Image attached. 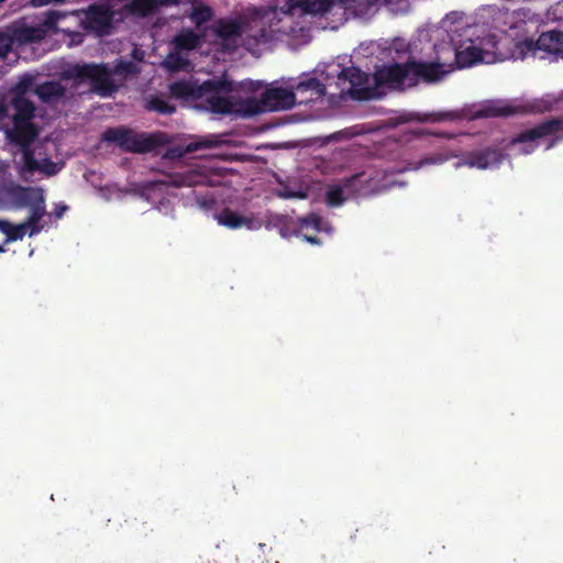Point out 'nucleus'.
<instances>
[{
  "label": "nucleus",
  "instance_id": "obj_21",
  "mask_svg": "<svg viewBox=\"0 0 563 563\" xmlns=\"http://www.w3.org/2000/svg\"><path fill=\"white\" fill-rule=\"evenodd\" d=\"M27 208L30 209L29 216L22 223L29 229V235L33 236L40 233L44 228L40 224V221L46 214L45 195Z\"/></svg>",
  "mask_w": 563,
  "mask_h": 563
},
{
  "label": "nucleus",
  "instance_id": "obj_27",
  "mask_svg": "<svg viewBox=\"0 0 563 563\" xmlns=\"http://www.w3.org/2000/svg\"><path fill=\"white\" fill-rule=\"evenodd\" d=\"M201 35L190 29L181 30L175 37L174 44L178 51H192L199 47Z\"/></svg>",
  "mask_w": 563,
  "mask_h": 563
},
{
  "label": "nucleus",
  "instance_id": "obj_2",
  "mask_svg": "<svg viewBox=\"0 0 563 563\" xmlns=\"http://www.w3.org/2000/svg\"><path fill=\"white\" fill-rule=\"evenodd\" d=\"M67 13L59 10H48L42 16L25 15L10 23V30L16 46L37 44L49 34L57 33V23Z\"/></svg>",
  "mask_w": 563,
  "mask_h": 563
},
{
  "label": "nucleus",
  "instance_id": "obj_20",
  "mask_svg": "<svg viewBox=\"0 0 563 563\" xmlns=\"http://www.w3.org/2000/svg\"><path fill=\"white\" fill-rule=\"evenodd\" d=\"M536 45L541 51L563 56V31L551 30L541 33Z\"/></svg>",
  "mask_w": 563,
  "mask_h": 563
},
{
  "label": "nucleus",
  "instance_id": "obj_29",
  "mask_svg": "<svg viewBox=\"0 0 563 563\" xmlns=\"http://www.w3.org/2000/svg\"><path fill=\"white\" fill-rule=\"evenodd\" d=\"M163 4L164 0H132L129 8L134 14L147 16L155 13Z\"/></svg>",
  "mask_w": 563,
  "mask_h": 563
},
{
  "label": "nucleus",
  "instance_id": "obj_10",
  "mask_svg": "<svg viewBox=\"0 0 563 563\" xmlns=\"http://www.w3.org/2000/svg\"><path fill=\"white\" fill-rule=\"evenodd\" d=\"M374 80L376 86L409 87L408 63H394L378 68L374 74Z\"/></svg>",
  "mask_w": 563,
  "mask_h": 563
},
{
  "label": "nucleus",
  "instance_id": "obj_11",
  "mask_svg": "<svg viewBox=\"0 0 563 563\" xmlns=\"http://www.w3.org/2000/svg\"><path fill=\"white\" fill-rule=\"evenodd\" d=\"M262 93L266 112L289 110L296 104V93L291 88L271 87Z\"/></svg>",
  "mask_w": 563,
  "mask_h": 563
},
{
  "label": "nucleus",
  "instance_id": "obj_8",
  "mask_svg": "<svg viewBox=\"0 0 563 563\" xmlns=\"http://www.w3.org/2000/svg\"><path fill=\"white\" fill-rule=\"evenodd\" d=\"M113 12L104 5L91 4L85 11V16L80 21V26L88 33L97 36L110 34L112 29Z\"/></svg>",
  "mask_w": 563,
  "mask_h": 563
},
{
  "label": "nucleus",
  "instance_id": "obj_39",
  "mask_svg": "<svg viewBox=\"0 0 563 563\" xmlns=\"http://www.w3.org/2000/svg\"><path fill=\"white\" fill-rule=\"evenodd\" d=\"M202 181V176L195 170H189L180 176L179 180H176V186H196Z\"/></svg>",
  "mask_w": 563,
  "mask_h": 563
},
{
  "label": "nucleus",
  "instance_id": "obj_33",
  "mask_svg": "<svg viewBox=\"0 0 563 563\" xmlns=\"http://www.w3.org/2000/svg\"><path fill=\"white\" fill-rule=\"evenodd\" d=\"M146 108L161 114H172L176 111V107L162 97H153L150 99Z\"/></svg>",
  "mask_w": 563,
  "mask_h": 563
},
{
  "label": "nucleus",
  "instance_id": "obj_25",
  "mask_svg": "<svg viewBox=\"0 0 563 563\" xmlns=\"http://www.w3.org/2000/svg\"><path fill=\"white\" fill-rule=\"evenodd\" d=\"M221 92L206 95L207 108L216 114H230L234 111V104L229 97L220 96Z\"/></svg>",
  "mask_w": 563,
  "mask_h": 563
},
{
  "label": "nucleus",
  "instance_id": "obj_38",
  "mask_svg": "<svg viewBox=\"0 0 563 563\" xmlns=\"http://www.w3.org/2000/svg\"><path fill=\"white\" fill-rule=\"evenodd\" d=\"M345 200L343 189L340 186H333L327 191V203L331 207H339Z\"/></svg>",
  "mask_w": 563,
  "mask_h": 563
},
{
  "label": "nucleus",
  "instance_id": "obj_48",
  "mask_svg": "<svg viewBox=\"0 0 563 563\" xmlns=\"http://www.w3.org/2000/svg\"><path fill=\"white\" fill-rule=\"evenodd\" d=\"M286 197H296L295 194H288Z\"/></svg>",
  "mask_w": 563,
  "mask_h": 563
},
{
  "label": "nucleus",
  "instance_id": "obj_4",
  "mask_svg": "<svg viewBox=\"0 0 563 563\" xmlns=\"http://www.w3.org/2000/svg\"><path fill=\"white\" fill-rule=\"evenodd\" d=\"M113 71L106 64L82 63L69 66L64 77L78 81H89L91 91L100 97H110L118 87L112 78Z\"/></svg>",
  "mask_w": 563,
  "mask_h": 563
},
{
  "label": "nucleus",
  "instance_id": "obj_45",
  "mask_svg": "<svg viewBox=\"0 0 563 563\" xmlns=\"http://www.w3.org/2000/svg\"><path fill=\"white\" fill-rule=\"evenodd\" d=\"M494 37H495V36H493V35L488 36L487 42H488V43H492Z\"/></svg>",
  "mask_w": 563,
  "mask_h": 563
},
{
  "label": "nucleus",
  "instance_id": "obj_43",
  "mask_svg": "<svg viewBox=\"0 0 563 563\" xmlns=\"http://www.w3.org/2000/svg\"><path fill=\"white\" fill-rule=\"evenodd\" d=\"M74 35H75L74 40H77V37H78V42H81V34L80 33H75Z\"/></svg>",
  "mask_w": 563,
  "mask_h": 563
},
{
  "label": "nucleus",
  "instance_id": "obj_16",
  "mask_svg": "<svg viewBox=\"0 0 563 563\" xmlns=\"http://www.w3.org/2000/svg\"><path fill=\"white\" fill-rule=\"evenodd\" d=\"M521 112L520 107H515L503 101H490L483 104L475 113V118H507Z\"/></svg>",
  "mask_w": 563,
  "mask_h": 563
},
{
  "label": "nucleus",
  "instance_id": "obj_30",
  "mask_svg": "<svg viewBox=\"0 0 563 563\" xmlns=\"http://www.w3.org/2000/svg\"><path fill=\"white\" fill-rule=\"evenodd\" d=\"M124 526L126 531L136 538H146L153 531L143 517H129L124 520Z\"/></svg>",
  "mask_w": 563,
  "mask_h": 563
},
{
  "label": "nucleus",
  "instance_id": "obj_14",
  "mask_svg": "<svg viewBox=\"0 0 563 563\" xmlns=\"http://www.w3.org/2000/svg\"><path fill=\"white\" fill-rule=\"evenodd\" d=\"M221 145L218 135L209 134L197 136L184 146H175L167 150L166 156L170 158H180L186 154H191L200 150L216 148Z\"/></svg>",
  "mask_w": 563,
  "mask_h": 563
},
{
  "label": "nucleus",
  "instance_id": "obj_36",
  "mask_svg": "<svg viewBox=\"0 0 563 563\" xmlns=\"http://www.w3.org/2000/svg\"><path fill=\"white\" fill-rule=\"evenodd\" d=\"M33 85H34V78L31 75H24L13 86V88H12L13 97H25V95L29 91H31Z\"/></svg>",
  "mask_w": 563,
  "mask_h": 563
},
{
  "label": "nucleus",
  "instance_id": "obj_26",
  "mask_svg": "<svg viewBox=\"0 0 563 563\" xmlns=\"http://www.w3.org/2000/svg\"><path fill=\"white\" fill-rule=\"evenodd\" d=\"M216 219L219 224L227 227L229 229L235 230L243 225H246L250 228V224L252 222L251 219L239 214L238 212L224 208L220 213L216 216Z\"/></svg>",
  "mask_w": 563,
  "mask_h": 563
},
{
  "label": "nucleus",
  "instance_id": "obj_3",
  "mask_svg": "<svg viewBox=\"0 0 563 563\" xmlns=\"http://www.w3.org/2000/svg\"><path fill=\"white\" fill-rule=\"evenodd\" d=\"M102 141L114 143L128 153L145 154L169 143L165 132H135L125 126L108 128L102 133Z\"/></svg>",
  "mask_w": 563,
  "mask_h": 563
},
{
  "label": "nucleus",
  "instance_id": "obj_28",
  "mask_svg": "<svg viewBox=\"0 0 563 563\" xmlns=\"http://www.w3.org/2000/svg\"><path fill=\"white\" fill-rule=\"evenodd\" d=\"M12 107L15 110L13 121H31L35 107L26 97H12Z\"/></svg>",
  "mask_w": 563,
  "mask_h": 563
},
{
  "label": "nucleus",
  "instance_id": "obj_40",
  "mask_svg": "<svg viewBox=\"0 0 563 563\" xmlns=\"http://www.w3.org/2000/svg\"><path fill=\"white\" fill-rule=\"evenodd\" d=\"M191 18L198 24L205 23L212 18V11L209 7H205V5L197 7V8H194Z\"/></svg>",
  "mask_w": 563,
  "mask_h": 563
},
{
  "label": "nucleus",
  "instance_id": "obj_49",
  "mask_svg": "<svg viewBox=\"0 0 563 563\" xmlns=\"http://www.w3.org/2000/svg\"><path fill=\"white\" fill-rule=\"evenodd\" d=\"M4 0H0V3L3 2Z\"/></svg>",
  "mask_w": 563,
  "mask_h": 563
},
{
  "label": "nucleus",
  "instance_id": "obj_6",
  "mask_svg": "<svg viewBox=\"0 0 563 563\" xmlns=\"http://www.w3.org/2000/svg\"><path fill=\"white\" fill-rule=\"evenodd\" d=\"M233 90V82L225 77L207 79L200 85L197 81L179 80L169 86L170 95L183 100L200 99L209 92L229 93Z\"/></svg>",
  "mask_w": 563,
  "mask_h": 563
},
{
  "label": "nucleus",
  "instance_id": "obj_23",
  "mask_svg": "<svg viewBox=\"0 0 563 563\" xmlns=\"http://www.w3.org/2000/svg\"><path fill=\"white\" fill-rule=\"evenodd\" d=\"M24 169L29 173L40 170L48 176L55 175L58 169L56 164L51 158H44L38 162L34 157V151H27L24 153Z\"/></svg>",
  "mask_w": 563,
  "mask_h": 563
},
{
  "label": "nucleus",
  "instance_id": "obj_31",
  "mask_svg": "<svg viewBox=\"0 0 563 563\" xmlns=\"http://www.w3.org/2000/svg\"><path fill=\"white\" fill-rule=\"evenodd\" d=\"M26 230L23 223L12 224L8 220L0 219V232L5 234V243L22 240L26 234Z\"/></svg>",
  "mask_w": 563,
  "mask_h": 563
},
{
  "label": "nucleus",
  "instance_id": "obj_24",
  "mask_svg": "<svg viewBox=\"0 0 563 563\" xmlns=\"http://www.w3.org/2000/svg\"><path fill=\"white\" fill-rule=\"evenodd\" d=\"M321 218L317 214H309L300 220V228L298 234L308 243L312 245H320L321 241L314 234H310L308 231L311 229L314 233L320 231Z\"/></svg>",
  "mask_w": 563,
  "mask_h": 563
},
{
  "label": "nucleus",
  "instance_id": "obj_44",
  "mask_svg": "<svg viewBox=\"0 0 563 563\" xmlns=\"http://www.w3.org/2000/svg\"><path fill=\"white\" fill-rule=\"evenodd\" d=\"M74 35H75L74 40H77V37H78V42H81V34L80 33H75Z\"/></svg>",
  "mask_w": 563,
  "mask_h": 563
},
{
  "label": "nucleus",
  "instance_id": "obj_42",
  "mask_svg": "<svg viewBox=\"0 0 563 563\" xmlns=\"http://www.w3.org/2000/svg\"><path fill=\"white\" fill-rule=\"evenodd\" d=\"M444 162V158H442L441 156H437V157H426L424 159H422V164H438V163H442Z\"/></svg>",
  "mask_w": 563,
  "mask_h": 563
},
{
  "label": "nucleus",
  "instance_id": "obj_13",
  "mask_svg": "<svg viewBox=\"0 0 563 563\" xmlns=\"http://www.w3.org/2000/svg\"><path fill=\"white\" fill-rule=\"evenodd\" d=\"M38 135V130L31 121H13L12 130L8 131V137L11 143L21 147L22 155L27 151H33L31 144Z\"/></svg>",
  "mask_w": 563,
  "mask_h": 563
},
{
  "label": "nucleus",
  "instance_id": "obj_15",
  "mask_svg": "<svg viewBox=\"0 0 563 563\" xmlns=\"http://www.w3.org/2000/svg\"><path fill=\"white\" fill-rule=\"evenodd\" d=\"M44 196L41 187L16 186L11 189L10 197L16 209L27 208Z\"/></svg>",
  "mask_w": 563,
  "mask_h": 563
},
{
  "label": "nucleus",
  "instance_id": "obj_46",
  "mask_svg": "<svg viewBox=\"0 0 563 563\" xmlns=\"http://www.w3.org/2000/svg\"><path fill=\"white\" fill-rule=\"evenodd\" d=\"M523 44H526L527 48L530 49L531 48V43H527L525 42Z\"/></svg>",
  "mask_w": 563,
  "mask_h": 563
},
{
  "label": "nucleus",
  "instance_id": "obj_7",
  "mask_svg": "<svg viewBox=\"0 0 563 563\" xmlns=\"http://www.w3.org/2000/svg\"><path fill=\"white\" fill-rule=\"evenodd\" d=\"M409 87L416 86L419 81L433 84L441 80L452 68H445V64L439 62H421L408 59Z\"/></svg>",
  "mask_w": 563,
  "mask_h": 563
},
{
  "label": "nucleus",
  "instance_id": "obj_9",
  "mask_svg": "<svg viewBox=\"0 0 563 563\" xmlns=\"http://www.w3.org/2000/svg\"><path fill=\"white\" fill-rule=\"evenodd\" d=\"M338 78L339 80L349 81L351 85L349 93L355 100H369L377 96L376 88L364 87L368 76L357 67L342 68Z\"/></svg>",
  "mask_w": 563,
  "mask_h": 563
},
{
  "label": "nucleus",
  "instance_id": "obj_12",
  "mask_svg": "<svg viewBox=\"0 0 563 563\" xmlns=\"http://www.w3.org/2000/svg\"><path fill=\"white\" fill-rule=\"evenodd\" d=\"M296 93V103L307 104L322 98L327 93V87L316 77H308L291 86Z\"/></svg>",
  "mask_w": 563,
  "mask_h": 563
},
{
  "label": "nucleus",
  "instance_id": "obj_18",
  "mask_svg": "<svg viewBox=\"0 0 563 563\" xmlns=\"http://www.w3.org/2000/svg\"><path fill=\"white\" fill-rule=\"evenodd\" d=\"M246 16L236 19H221L216 29L217 35L222 40H230L244 35Z\"/></svg>",
  "mask_w": 563,
  "mask_h": 563
},
{
  "label": "nucleus",
  "instance_id": "obj_19",
  "mask_svg": "<svg viewBox=\"0 0 563 563\" xmlns=\"http://www.w3.org/2000/svg\"><path fill=\"white\" fill-rule=\"evenodd\" d=\"M485 52L483 48L474 45L473 42L464 49H454V62L457 68H465L485 60Z\"/></svg>",
  "mask_w": 563,
  "mask_h": 563
},
{
  "label": "nucleus",
  "instance_id": "obj_32",
  "mask_svg": "<svg viewBox=\"0 0 563 563\" xmlns=\"http://www.w3.org/2000/svg\"><path fill=\"white\" fill-rule=\"evenodd\" d=\"M239 112H241L244 117H254L260 113L266 112V108H264L263 103V93H261L258 99L250 97L243 100L240 103Z\"/></svg>",
  "mask_w": 563,
  "mask_h": 563
},
{
  "label": "nucleus",
  "instance_id": "obj_37",
  "mask_svg": "<svg viewBox=\"0 0 563 563\" xmlns=\"http://www.w3.org/2000/svg\"><path fill=\"white\" fill-rule=\"evenodd\" d=\"M554 104H555V100L550 99L549 97H545V98L533 100L529 104V110L531 112H537V113L549 112V111L553 110Z\"/></svg>",
  "mask_w": 563,
  "mask_h": 563
},
{
  "label": "nucleus",
  "instance_id": "obj_1",
  "mask_svg": "<svg viewBox=\"0 0 563 563\" xmlns=\"http://www.w3.org/2000/svg\"><path fill=\"white\" fill-rule=\"evenodd\" d=\"M334 0H278L268 8H254L246 16L243 46L246 51L255 53L261 46L271 44L276 34H291V25H279L285 19L296 16L324 15L333 8Z\"/></svg>",
  "mask_w": 563,
  "mask_h": 563
},
{
  "label": "nucleus",
  "instance_id": "obj_17",
  "mask_svg": "<svg viewBox=\"0 0 563 563\" xmlns=\"http://www.w3.org/2000/svg\"><path fill=\"white\" fill-rule=\"evenodd\" d=\"M503 159L504 156L500 151L485 148L483 151L471 154L466 161V164L471 167L487 169L494 166H498Z\"/></svg>",
  "mask_w": 563,
  "mask_h": 563
},
{
  "label": "nucleus",
  "instance_id": "obj_47",
  "mask_svg": "<svg viewBox=\"0 0 563 563\" xmlns=\"http://www.w3.org/2000/svg\"><path fill=\"white\" fill-rule=\"evenodd\" d=\"M4 252H5L4 247L0 245V253H4Z\"/></svg>",
  "mask_w": 563,
  "mask_h": 563
},
{
  "label": "nucleus",
  "instance_id": "obj_41",
  "mask_svg": "<svg viewBox=\"0 0 563 563\" xmlns=\"http://www.w3.org/2000/svg\"><path fill=\"white\" fill-rule=\"evenodd\" d=\"M67 210H68L67 205H65V203L56 205L54 211L49 214V217H54L55 220L62 219Z\"/></svg>",
  "mask_w": 563,
  "mask_h": 563
},
{
  "label": "nucleus",
  "instance_id": "obj_35",
  "mask_svg": "<svg viewBox=\"0 0 563 563\" xmlns=\"http://www.w3.org/2000/svg\"><path fill=\"white\" fill-rule=\"evenodd\" d=\"M13 45H15V41L9 24L4 30H0V57H7Z\"/></svg>",
  "mask_w": 563,
  "mask_h": 563
},
{
  "label": "nucleus",
  "instance_id": "obj_34",
  "mask_svg": "<svg viewBox=\"0 0 563 563\" xmlns=\"http://www.w3.org/2000/svg\"><path fill=\"white\" fill-rule=\"evenodd\" d=\"M461 118L457 111H443V112H431L424 113L419 118L422 122H443V121H455Z\"/></svg>",
  "mask_w": 563,
  "mask_h": 563
},
{
  "label": "nucleus",
  "instance_id": "obj_22",
  "mask_svg": "<svg viewBox=\"0 0 563 563\" xmlns=\"http://www.w3.org/2000/svg\"><path fill=\"white\" fill-rule=\"evenodd\" d=\"M35 95L45 103L55 102L66 95V88L58 81H45L34 89Z\"/></svg>",
  "mask_w": 563,
  "mask_h": 563
},
{
  "label": "nucleus",
  "instance_id": "obj_5",
  "mask_svg": "<svg viewBox=\"0 0 563 563\" xmlns=\"http://www.w3.org/2000/svg\"><path fill=\"white\" fill-rule=\"evenodd\" d=\"M561 132H563V117H552L518 133L512 137L511 144L529 143L523 147L522 152L525 154H531L537 147L532 144L533 142L550 139L547 144V150H550L563 140V135H560Z\"/></svg>",
  "mask_w": 563,
  "mask_h": 563
}]
</instances>
